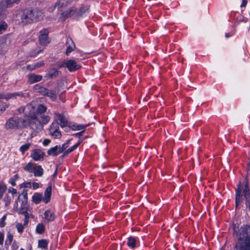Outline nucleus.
I'll return each instance as SVG.
<instances>
[{
  "instance_id": "obj_50",
  "label": "nucleus",
  "mask_w": 250,
  "mask_h": 250,
  "mask_svg": "<svg viewBox=\"0 0 250 250\" xmlns=\"http://www.w3.org/2000/svg\"><path fill=\"white\" fill-rule=\"evenodd\" d=\"M39 187V185L38 183H33V188L34 189H36Z\"/></svg>"
},
{
  "instance_id": "obj_5",
  "label": "nucleus",
  "mask_w": 250,
  "mask_h": 250,
  "mask_svg": "<svg viewBox=\"0 0 250 250\" xmlns=\"http://www.w3.org/2000/svg\"><path fill=\"white\" fill-rule=\"evenodd\" d=\"M43 12L38 9H25L22 12L21 18L26 22H36L42 19Z\"/></svg>"
},
{
  "instance_id": "obj_31",
  "label": "nucleus",
  "mask_w": 250,
  "mask_h": 250,
  "mask_svg": "<svg viewBox=\"0 0 250 250\" xmlns=\"http://www.w3.org/2000/svg\"><path fill=\"white\" fill-rule=\"evenodd\" d=\"M136 240L132 237H130L128 239L127 245L132 248H134L136 246Z\"/></svg>"
},
{
  "instance_id": "obj_8",
  "label": "nucleus",
  "mask_w": 250,
  "mask_h": 250,
  "mask_svg": "<svg viewBox=\"0 0 250 250\" xmlns=\"http://www.w3.org/2000/svg\"><path fill=\"white\" fill-rule=\"evenodd\" d=\"M45 153L39 149H35L32 150L31 157L35 161H41L44 159Z\"/></svg>"
},
{
  "instance_id": "obj_42",
  "label": "nucleus",
  "mask_w": 250,
  "mask_h": 250,
  "mask_svg": "<svg viewBox=\"0 0 250 250\" xmlns=\"http://www.w3.org/2000/svg\"><path fill=\"white\" fill-rule=\"evenodd\" d=\"M6 218V215H4L0 220V227L1 228H3L4 227L5 224V220Z\"/></svg>"
},
{
  "instance_id": "obj_22",
  "label": "nucleus",
  "mask_w": 250,
  "mask_h": 250,
  "mask_svg": "<svg viewBox=\"0 0 250 250\" xmlns=\"http://www.w3.org/2000/svg\"><path fill=\"white\" fill-rule=\"evenodd\" d=\"M36 114L37 116L39 114H42L46 111L47 108L45 106L39 104L37 103V105L36 106Z\"/></svg>"
},
{
  "instance_id": "obj_59",
  "label": "nucleus",
  "mask_w": 250,
  "mask_h": 250,
  "mask_svg": "<svg viewBox=\"0 0 250 250\" xmlns=\"http://www.w3.org/2000/svg\"><path fill=\"white\" fill-rule=\"evenodd\" d=\"M20 250H24L23 249H21Z\"/></svg>"
},
{
  "instance_id": "obj_27",
  "label": "nucleus",
  "mask_w": 250,
  "mask_h": 250,
  "mask_svg": "<svg viewBox=\"0 0 250 250\" xmlns=\"http://www.w3.org/2000/svg\"><path fill=\"white\" fill-rule=\"evenodd\" d=\"M82 140H79L78 143L74 145L73 146L69 147L68 149H67L64 153V155H67L68 154L71 153L73 150L77 148V147L81 144Z\"/></svg>"
},
{
  "instance_id": "obj_1",
  "label": "nucleus",
  "mask_w": 250,
  "mask_h": 250,
  "mask_svg": "<svg viewBox=\"0 0 250 250\" xmlns=\"http://www.w3.org/2000/svg\"><path fill=\"white\" fill-rule=\"evenodd\" d=\"M37 102L33 101L25 107V117L31 128L34 130H37L41 126L40 120L36 114V106Z\"/></svg>"
},
{
  "instance_id": "obj_16",
  "label": "nucleus",
  "mask_w": 250,
  "mask_h": 250,
  "mask_svg": "<svg viewBox=\"0 0 250 250\" xmlns=\"http://www.w3.org/2000/svg\"><path fill=\"white\" fill-rule=\"evenodd\" d=\"M44 215L45 220L44 222H51L53 221L55 219V215L54 212L49 209L45 211Z\"/></svg>"
},
{
  "instance_id": "obj_19",
  "label": "nucleus",
  "mask_w": 250,
  "mask_h": 250,
  "mask_svg": "<svg viewBox=\"0 0 250 250\" xmlns=\"http://www.w3.org/2000/svg\"><path fill=\"white\" fill-rule=\"evenodd\" d=\"M66 43L68 46L66 51V54L68 55L74 49L75 45L71 39H68L66 41Z\"/></svg>"
},
{
  "instance_id": "obj_39",
  "label": "nucleus",
  "mask_w": 250,
  "mask_h": 250,
  "mask_svg": "<svg viewBox=\"0 0 250 250\" xmlns=\"http://www.w3.org/2000/svg\"><path fill=\"white\" fill-rule=\"evenodd\" d=\"M9 106V104H6L5 103L2 104L0 105V111L1 112H4L7 108H8Z\"/></svg>"
},
{
  "instance_id": "obj_52",
  "label": "nucleus",
  "mask_w": 250,
  "mask_h": 250,
  "mask_svg": "<svg viewBox=\"0 0 250 250\" xmlns=\"http://www.w3.org/2000/svg\"><path fill=\"white\" fill-rule=\"evenodd\" d=\"M233 34V33H232V32H231L230 33H226L225 34V37L226 38H229V37L232 36Z\"/></svg>"
},
{
  "instance_id": "obj_37",
  "label": "nucleus",
  "mask_w": 250,
  "mask_h": 250,
  "mask_svg": "<svg viewBox=\"0 0 250 250\" xmlns=\"http://www.w3.org/2000/svg\"><path fill=\"white\" fill-rule=\"evenodd\" d=\"M44 65L43 62H40L32 64L31 69H35L42 66Z\"/></svg>"
},
{
  "instance_id": "obj_7",
  "label": "nucleus",
  "mask_w": 250,
  "mask_h": 250,
  "mask_svg": "<svg viewBox=\"0 0 250 250\" xmlns=\"http://www.w3.org/2000/svg\"><path fill=\"white\" fill-rule=\"evenodd\" d=\"M50 134L54 138L59 139L62 136L58 123H53L49 129Z\"/></svg>"
},
{
  "instance_id": "obj_24",
  "label": "nucleus",
  "mask_w": 250,
  "mask_h": 250,
  "mask_svg": "<svg viewBox=\"0 0 250 250\" xmlns=\"http://www.w3.org/2000/svg\"><path fill=\"white\" fill-rule=\"evenodd\" d=\"M89 6L83 5L79 8H78V14H81L78 15V18L83 16L86 12L88 11Z\"/></svg>"
},
{
  "instance_id": "obj_47",
  "label": "nucleus",
  "mask_w": 250,
  "mask_h": 250,
  "mask_svg": "<svg viewBox=\"0 0 250 250\" xmlns=\"http://www.w3.org/2000/svg\"><path fill=\"white\" fill-rule=\"evenodd\" d=\"M19 113H23L25 115V107H21L18 109Z\"/></svg>"
},
{
  "instance_id": "obj_40",
  "label": "nucleus",
  "mask_w": 250,
  "mask_h": 250,
  "mask_svg": "<svg viewBox=\"0 0 250 250\" xmlns=\"http://www.w3.org/2000/svg\"><path fill=\"white\" fill-rule=\"evenodd\" d=\"M70 141L71 140H68L66 143L63 144L62 146H61V149H62L61 153L67 147H68Z\"/></svg>"
},
{
  "instance_id": "obj_38",
  "label": "nucleus",
  "mask_w": 250,
  "mask_h": 250,
  "mask_svg": "<svg viewBox=\"0 0 250 250\" xmlns=\"http://www.w3.org/2000/svg\"><path fill=\"white\" fill-rule=\"evenodd\" d=\"M13 239V235L10 233V232L8 233L7 235V239L6 240V243L8 244V245H10L12 243V241Z\"/></svg>"
},
{
  "instance_id": "obj_35",
  "label": "nucleus",
  "mask_w": 250,
  "mask_h": 250,
  "mask_svg": "<svg viewBox=\"0 0 250 250\" xmlns=\"http://www.w3.org/2000/svg\"><path fill=\"white\" fill-rule=\"evenodd\" d=\"M31 146L30 143H26L25 144H24L23 145L21 146L20 147V151L22 153H24L25 151L28 150L30 146Z\"/></svg>"
},
{
  "instance_id": "obj_11",
  "label": "nucleus",
  "mask_w": 250,
  "mask_h": 250,
  "mask_svg": "<svg viewBox=\"0 0 250 250\" xmlns=\"http://www.w3.org/2000/svg\"><path fill=\"white\" fill-rule=\"evenodd\" d=\"M56 120L60 124L62 127H64L68 125V122L65 118L59 113H55Z\"/></svg>"
},
{
  "instance_id": "obj_10",
  "label": "nucleus",
  "mask_w": 250,
  "mask_h": 250,
  "mask_svg": "<svg viewBox=\"0 0 250 250\" xmlns=\"http://www.w3.org/2000/svg\"><path fill=\"white\" fill-rule=\"evenodd\" d=\"M39 38L41 44L45 45L48 44L49 42L48 31L46 29L41 30Z\"/></svg>"
},
{
  "instance_id": "obj_23",
  "label": "nucleus",
  "mask_w": 250,
  "mask_h": 250,
  "mask_svg": "<svg viewBox=\"0 0 250 250\" xmlns=\"http://www.w3.org/2000/svg\"><path fill=\"white\" fill-rule=\"evenodd\" d=\"M43 197L42 194L36 192L32 196V200L36 204H39L42 200H43Z\"/></svg>"
},
{
  "instance_id": "obj_12",
  "label": "nucleus",
  "mask_w": 250,
  "mask_h": 250,
  "mask_svg": "<svg viewBox=\"0 0 250 250\" xmlns=\"http://www.w3.org/2000/svg\"><path fill=\"white\" fill-rule=\"evenodd\" d=\"M61 150L62 149H61L60 146H56L49 148L47 150V153L50 156H57L59 154L61 153Z\"/></svg>"
},
{
  "instance_id": "obj_29",
  "label": "nucleus",
  "mask_w": 250,
  "mask_h": 250,
  "mask_svg": "<svg viewBox=\"0 0 250 250\" xmlns=\"http://www.w3.org/2000/svg\"><path fill=\"white\" fill-rule=\"evenodd\" d=\"M48 245V241L45 239H42L38 242V247L40 248L46 249Z\"/></svg>"
},
{
  "instance_id": "obj_45",
  "label": "nucleus",
  "mask_w": 250,
  "mask_h": 250,
  "mask_svg": "<svg viewBox=\"0 0 250 250\" xmlns=\"http://www.w3.org/2000/svg\"><path fill=\"white\" fill-rule=\"evenodd\" d=\"M50 142H51V141L49 139H46L43 140V141L42 142V145L44 146H46L49 145V144L50 143Z\"/></svg>"
},
{
  "instance_id": "obj_55",
  "label": "nucleus",
  "mask_w": 250,
  "mask_h": 250,
  "mask_svg": "<svg viewBox=\"0 0 250 250\" xmlns=\"http://www.w3.org/2000/svg\"><path fill=\"white\" fill-rule=\"evenodd\" d=\"M3 93H0V100L1 99H3Z\"/></svg>"
},
{
  "instance_id": "obj_30",
  "label": "nucleus",
  "mask_w": 250,
  "mask_h": 250,
  "mask_svg": "<svg viewBox=\"0 0 250 250\" xmlns=\"http://www.w3.org/2000/svg\"><path fill=\"white\" fill-rule=\"evenodd\" d=\"M35 165V164L29 163L24 167V169L25 171H28L29 172H32L33 171Z\"/></svg>"
},
{
  "instance_id": "obj_54",
  "label": "nucleus",
  "mask_w": 250,
  "mask_h": 250,
  "mask_svg": "<svg viewBox=\"0 0 250 250\" xmlns=\"http://www.w3.org/2000/svg\"><path fill=\"white\" fill-rule=\"evenodd\" d=\"M3 8H1V6H0V16L1 15L2 12H3Z\"/></svg>"
},
{
  "instance_id": "obj_48",
  "label": "nucleus",
  "mask_w": 250,
  "mask_h": 250,
  "mask_svg": "<svg viewBox=\"0 0 250 250\" xmlns=\"http://www.w3.org/2000/svg\"><path fill=\"white\" fill-rule=\"evenodd\" d=\"M43 50V49H39L37 52H32L31 53V55L33 56H36L37 55H38L40 52H41L42 50Z\"/></svg>"
},
{
  "instance_id": "obj_6",
  "label": "nucleus",
  "mask_w": 250,
  "mask_h": 250,
  "mask_svg": "<svg viewBox=\"0 0 250 250\" xmlns=\"http://www.w3.org/2000/svg\"><path fill=\"white\" fill-rule=\"evenodd\" d=\"M59 67L67 68L70 72L77 70L81 67V65L73 59L64 60L59 64Z\"/></svg>"
},
{
  "instance_id": "obj_26",
  "label": "nucleus",
  "mask_w": 250,
  "mask_h": 250,
  "mask_svg": "<svg viewBox=\"0 0 250 250\" xmlns=\"http://www.w3.org/2000/svg\"><path fill=\"white\" fill-rule=\"evenodd\" d=\"M13 198V196H12L8 193H7L5 195L3 200L5 203V206H8L9 205H10Z\"/></svg>"
},
{
  "instance_id": "obj_9",
  "label": "nucleus",
  "mask_w": 250,
  "mask_h": 250,
  "mask_svg": "<svg viewBox=\"0 0 250 250\" xmlns=\"http://www.w3.org/2000/svg\"><path fill=\"white\" fill-rule=\"evenodd\" d=\"M80 14H78V8L75 6L70 8L68 10L62 14L63 20L70 16H73L76 18H78V15Z\"/></svg>"
},
{
  "instance_id": "obj_53",
  "label": "nucleus",
  "mask_w": 250,
  "mask_h": 250,
  "mask_svg": "<svg viewBox=\"0 0 250 250\" xmlns=\"http://www.w3.org/2000/svg\"><path fill=\"white\" fill-rule=\"evenodd\" d=\"M83 131H82V132H80L79 133H76L75 134V136H77V135H79V136H82V134H83Z\"/></svg>"
},
{
  "instance_id": "obj_28",
  "label": "nucleus",
  "mask_w": 250,
  "mask_h": 250,
  "mask_svg": "<svg viewBox=\"0 0 250 250\" xmlns=\"http://www.w3.org/2000/svg\"><path fill=\"white\" fill-rule=\"evenodd\" d=\"M59 74V71L55 69H53L50 71V72L46 75L45 77L47 78H52L56 77Z\"/></svg>"
},
{
  "instance_id": "obj_43",
  "label": "nucleus",
  "mask_w": 250,
  "mask_h": 250,
  "mask_svg": "<svg viewBox=\"0 0 250 250\" xmlns=\"http://www.w3.org/2000/svg\"><path fill=\"white\" fill-rule=\"evenodd\" d=\"M49 120H50V117L48 116H45L42 118V121H40L41 124H45L49 122Z\"/></svg>"
},
{
  "instance_id": "obj_49",
  "label": "nucleus",
  "mask_w": 250,
  "mask_h": 250,
  "mask_svg": "<svg viewBox=\"0 0 250 250\" xmlns=\"http://www.w3.org/2000/svg\"><path fill=\"white\" fill-rule=\"evenodd\" d=\"M16 180L15 179H14V178H11L10 180H9V183L13 186H15L16 185V182H15Z\"/></svg>"
},
{
  "instance_id": "obj_3",
  "label": "nucleus",
  "mask_w": 250,
  "mask_h": 250,
  "mask_svg": "<svg viewBox=\"0 0 250 250\" xmlns=\"http://www.w3.org/2000/svg\"><path fill=\"white\" fill-rule=\"evenodd\" d=\"M249 228H241L239 234L237 235L238 242L235 245L237 250H250V237L249 235Z\"/></svg>"
},
{
  "instance_id": "obj_34",
  "label": "nucleus",
  "mask_w": 250,
  "mask_h": 250,
  "mask_svg": "<svg viewBox=\"0 0 250 250\" xmlns=\"http://www.w3.org/2000/svg\"><path fill=\"white\" fill-rule=\"evenodd\" d=\"M45 228L44 226L42 223L38 224L36 227V231L38 233L42 234L44 231Z\"/></svg>"
},
{
  "instance_id": "obj_36",
  "label": "nucleus",
  "mask_w": 250,
  "mask_h": 250,
  "mask_svg": "<svg viewBox=\"0 0 250 250\" xmlns=\"http://www.w3.org/2000/svg\"><path fill=\"white\" fill-rule=\"evenodd\" d=\"M21 0H5L7 7L11 6L14 3H18Z\"/></svg>"
},
{
  "instance_id": "obj_51",
  "label": "nucleus",
  "mask_w": 250,
  "mask_h": 250,
  "mask_svg": "<svg viewBox=\"0 0 250 250\" xmlns=\"http://www.w3.org/2000/svg\"><path fill=\"white\" fill-rule=\"evenodd\" d=\"M247 3V0H242V3L241 5V7H245Z\"/></svg>"
},
{
  "instance_id": "obj_15",
  "label": "nucleus",
  "mask_w": 250,
  "mask_h": 250,
  "mask_svg": "<svg viewBox=\"0 0 250 250\" xmlns=\"http://www.w3.org/2000/svg\"><path fill=\"white\" fill-rule=\"evenodd\" d=\"M3 99L7 100L13 99H17V97H23V94L22 92H15L12 93H8L5 94L3 93Z\"/></svg>"
},
{
  "instance_id": "obj_20",
  "label": "nucleus",
  "mask_w": 250,
  "mask_h": 250,
  "mask_svg": "<svg viewBox=\"0 0 250 250\" xmlns=\"http://www.w3.org/2000/svg\"><path fill=\"white\" fill-rule=\"evenodd\" d=\"M51 191L52 188L51 186H49L46 188L44 192V197H43L42 199L45 203H47L50 201L51 195Z\"/></svg>"
},
{
  "instance_id": "obj_58",
  "label": "nucleus",
  "mask_w": 250,
  "mask_h": 250,
  "mask_svg": "<svg viewBox=\"0 0 250 250\" xmlns=\"http://www.w3.org/2000/svg\"><path fill=\"white\" fill-rule=\"evenodd\" d=\"M56 171L55 172V173L54 174V175H56Z\"/></svg>"
},
{
  "instance_id": "obj_32",
  "label": "nucleus",
  "mask_w": 250,
  "mask_h": 250,
  "mask_svg": "<svg viewBox=\"0 0 250 250\" xmlns=\"http://www.w3.org/2000/svg\"><path fill=\"white\" fill-rule=\"evenodd\" d=\"M8 27L7 24L4 21H1L0 22V34H2Z\"/></svg>"
},
{
  "instance_id": "obj_25",
  "label": "nucleus",
  "mask_w": 250,
  "mask_h": 250,
  "mask_svg": "<svg viewBox=\"0 0 250 250\" xmlns=\"http://www.w3.org/2000/svg\"><path fill=\"white\" fill-rule=\"evenodd\" d=\"M87 125H78L76 124H74L73 125H69V126L73 130H80L82 129H84Z\"/></svg>"
},
{
  "instance_id": "obj_17",
  "label": "nucleus",
  "mask_w": 250,
  "mask_h": 250,
  "mask_svg": "<svg viewBox=\"0 0 250 250\" xmlns=\"http://www.w3.org/2000/svg\"><path fill=\"white\" fill-rule=\"evenodd\" d=\"M243 192L246 200L247 208L250 212V190L247 187H246Z\"/></svg>"
},
{
  "instance_id": "obj_41",
  "label": "nucleus",
  "mask_w": 250,
  "mask_h": 250,
  "mask_svg": "<svg viewBox=\"0 0 250 250\" xmlns=\"http://www.w3.org/2000/svg\"><path fill=\"white\" fill-rule=\"evenodd\" d=\"M8 194L11 193V195L13 196L14 197V195L17 194V190L13 188H10L8 190Z\"/></svg>"
},
{
  "instance_id": "obj_33",
  "label": "nucleus",
  "mask_w": 250,
  "mask_h": 250,
  "mask_svg": "<svg viewBox=\"0 0 250 250\" xmlns=\"http://www.w3.org/2000/svg\"><path fill=\"white\" fill-rule=\"evenodd\" d=\"M7 187L5 184L0 182V200L1 199L3 194L6 191Z\"/></svg>"
},
{
  "instance_id": "obj_21",
  "label": "nucleus",
  "mask_w": 250,
  "mask_h": 250,
  "mask_svg": "<svg viewBox=\"0 0 250 250\" xmlns=\"http://www.w3.org/2000/svg\"><path fill=\"white\" fill-rule=\"evenodd\" d=\"M32 172L34 173L35 176L40 177L43 174V169L41 166H37L35 164Z\"/></svg>"
},
{
  "instance_id": "obj_14",
  "label": "nucleus",
  "mask_w": 250,
  "mask_h": 250,
  "mask_svg": "<svg viewBox=\"0 0 250 250\" xmlns=\"http://www.w3.org/2000/svg\"><path fill=\"white\" fill-rule=\"evenodd\" d=\"M241 183L239 182L238 185V188L236 191V207L237 208L240 203L243 201L242 195H241Z\"/></svg>"
},
{
  "instance_id": "obj_56",
  "label": "nucleus",
  "mask_w": 250,
  "mask_h": 250,
  "mask_svg": "<svg viewBox=\"0 0 250 250\" xmlns=\"http://www.w3.org/2000/svg\"><path fill=\"white\" fill-rule=\"evenodd\" d=\"M12 178H14L16 180L18 178V176L17 175H15Z\"/></svg>"
},
{
  "instance_id": "obj_4",
  "label": "nucleus",
  "mask_w": 250,
  "mask_h": 250,
  "mask_svg": "<svg viewBox=\"0 0 250 250\" xmlns=\"http://www.w3.org/2000/svg\"><path fill=\"white\" fill-rule=\"evenodd\" d=\"M28 122L26 118H20L18 117L10 118L5 123L4 127L7 130L21 129L26 127Z\"/></svg>"
},
{
  "instance_id": "obj_2",
  "label": "nucleus",
  "mask_w": 250,
  "mask_h": 250,
  "mask_svg": "<svg viewBox=\"0 0 250 250\" xmlns=\"http://www.w3.org/2000/svg\"><path fill=\"white\" fill-rule=\"evenodd\" d=\"M22 196L23 200L22 201L21 203V205L19 206L18 203H16L14 207L15 209L19 213L25 214V219L24 220L23 224L21 223H17L16 225V227L19 233H22L23 231L24 227L27 226L28 223V213L26 212V205L27 201V193L26 192H22L21 195L19 196L18 200L19 202L21 203L20 198Z\"/></svg>"
},
{
  "instance_id": "obj_13",
  "label": "nucleus",
  "mask_w": 250,
  "mask_h": 250,
  "mask_svg": "<svg viewBox=\"0 0 250 250\" xmlns=\"http://www.w3.org/2000/svg\"><path fill=\"white\" fill-rule=\"evenodd\" d=\"M40 92L42 93V95L48 96L53 100H55L57 98L56 92L53 90H49L42 88L40 90Z\"/></svg>"
},
{
  "instance_id": "obj_46",
  "label": "nucleus",
  "mask_w": 250,
  "mask_h": 250,
  "mask_svg": "<svg viewBox=\"0 0 250 250\" xmlns=\"http://www.w3.org/2000/svg\"><path fill=\"white\" fill-rule=\"evenodd\" d=\"M21 187L24 188H30L31 187V183L30 182H25L22 183L21 185Z\"/></svg>"
},
{
  "instance_id": "obj_44",
  "label": "nucleus",
  "mask_w": 250,
  "mask_h": 250,
  "mask_svg": "<svg viewBox=\"0 0 250 250\" xmlns=\"http://www.w3.org/2000/svg\"><path fill=\"white\" fill-rule=\"evenodd\" d=\"M4 233L3 232L0 231V245H2L4 241Z\"/></svg>"
},
{
  "instance_id": "obj_57",
  "label": "nucleus",
  "mask_w": 250,
  "mask_h": 250,
  "mask_svg": "<svg viewBox=\"0 0 250 250\" xmlns=\"http://www.w3.org/2000/svg\"><path fill=\"white\" fill-rule=\"evenodd\" d=\"M1 47L0 46V52H1Z\"/></svg>"
},
{
  "instance_id": "obj_18",
  "label": "nucleus",
  "mask_w": 250,
  "mask_h": 250,
  "mask_svg": "<svg viewBox=\"0 0 250 250\" xmlns=\"http://www.w3.org/2000/svg\"><path fill=\"white\" fill-rule=\"evenodd\" d=\"M42 79V76L40 75L31 74L28 75V81L30 83H35L40 81Z\"/></svg>"
}]
</instances>
